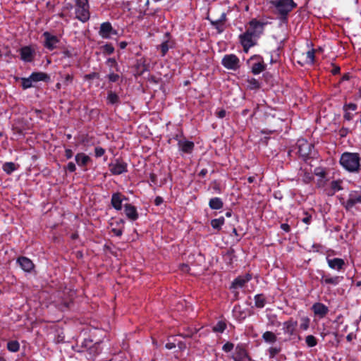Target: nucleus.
I'll list each match as a JSON object with an SVG mask.
<instances>
[{"label": "nucleus", "instance_id": "obj_8", "mask_svg": "<svg viewBox=\"0 0 361 361\" xmlns=\"http://www.w3.org/2000/svg\"><path fill=\"white\" fill-rule=\"evenodd\" d=\"M221 65L228 70L237 71L240 67L239 58L234 54H226L221 60Z\"/></svg>", "mask_w": 361, "mask_h": 361}, {"label": "nucleus", "instance_id": "obj_18", "mask_svg": "<svg viewBox=\"0 0 361 361\" xmlns=\"http://www.w3.org/2000/svg\"><path fill=\"white\" fill-rule=\"evenodd\" d=\"M208 20H209L211 25L217 30L219 34L222 33L224 30V23L226 21V15L224 12H223L219 18L213 20L209 17L207 18Z\"/></svg>", "mask_w": 361, "mask_h": 361}, {"label": "nucleus", "instance_id": "obj_1", "mask_svg": "<svg viewBox=\"0 0 361 361\" xmlns=\"http://www.w3.org/2000/svg\"><path fill=\"white\" fill-rule=\"evenodd\" d=\"M271 4L276 8L278 19L283 24L288 23L289 13L297 7L293 0H272Z\"/></svg>", "mask_w": 361, "mask_h": 361}, {"label": "nucleus", "instance_id": "obj_64", "mask_svg": "<svg viewBox=\"0 0 361 361\" xmlns=\"http://www.w3.org/2000/svg\"><path fill=\"white\" fill-rule=\"evenodd\" d=\"M73 152L72 151V149H65V157L67 159H70L73 157Z\"/></svg>", "mask_w": 361, "mask_h": 361}, {"label": "nucleus", "instance_id": "obj_13", "mask_svg": "<svg viewBox=\"0 0 361 361\" xmlns=\"http://www.w3.org/2000/svg\"><path fill=\"white\" fill-rule=\"evenodd\" d=\"M357 204H361V190L350 191L348 199L343 203V205L347 210H349Z\"/></svg>", "mask_w": 361, "mask_h": 361}, {"label": "nucleus", "instance_id": "obj_32", "mask_svg": "<svg viewBox=\"0 0 361 361\" xmlns=\"http://www.w3.org/2000/svg\"><path fill=\"white\" fill-rule=\"evenodd\" d=\"M224 217L220 216L218 219H214L211 220V226L214 230L219 231L221 229V227L224 224Z\"/></svg>", "mask_w": 361, "mask_h": 361}, {"label": "nucleus", "instance_id": "obj_10", "mask_svg": "<svg viewBox=\"0 0 361 361\" xmlns=\"http://www.w3.org/2000/svg\"><path fill=\"white\" fill-rule=\"evenodd\" d=\"M257 40L250 33L246 32L239 35V41L245 53H247L251 47L257 45Z\"/></svg>", "mask_w": 361, "mask_h": 361}, {"label": "nucleus", "instance_id": "obj_26", "mask_svg": "<svg viewBox=\"0 0 361 361\" xmlns=\"http://www.w3.org/2000/svg\"><path fill=\"white\" fill-rule=\"evenodd\" d=\"M178 147L183 153L191 154L194 149L195 144L189 140H178Z\"/></svg>", "mask_w": 361, "mask_h": 361}, {"label": "nucleus", "instance_id": "obj_19", "mask_svg": "<svg viewBox=\"0 0 361 361\" xmlns=\"http://www.w3.org/2000/svg\"><path fill=\"white\" fill-rule=\"evenodd\" d=\"M128 200L121 192H114L111 195V204L112 207L117 211L122 209V203L123 200Z\"/></svg>", "mask_w": 361, "mask_h": 361}, {"label": "nucleus", "instance_id": "obj_62", "mask_svg": "<svg viewBox=\"0 0 361 361\" xmlns=\"http://www.w3.org/2000/svg\"><path fill=\"white\" fill-rule=\"evenodd\" d=\"M182 137H184L183 133L182 130H180L178 133L175 134L173 136V139L177 140L178 142V140H183L181 139Z\"/></svg>", "mask_w": 361, "mask_h": 361}, {"label": "nucleus", "instance_id": "obj_17", "mask_svg": "<svg viewBox=\"0 0 361 361\" xmlns=\"http://www.w3.org/2000/svg\"><path fill=\"white\" fill-rule=\"evenodd\" d=\"M99 34L103 39H109L111 35H116L117 31L113 28L111 23L104 22L100 25Z\"/></svg>", "mask_w": 361, "mask_h": 361}, {"label": "nucleus", "instance_id": "obj_46", "mask_svg": "<svg viewBox=\"0 0 361 361\" xmlns=\"http://www.w3.org/2000/svg\"><path fill=\"white\" fill-rule=\"evenodd\" d=\"M63 85L65 86H68L72 84L73 81L74 76L73 74H66L63 76Z\"/></svg>", "mask_w": 361, "mask_h": 361}, {"label": "nucleus", "instance_id": "obj_60", "mask_svg": "<svg viewBox=\"0 0 361 361\" xmlns=\"http://www.w3.org/2000/svg\"><path fill=\"white\" fill-rule=\"evenodd\" d=\"M92 137L89 136L88 135H85L82 137L81 142L84 145H89L91 143Z\"/></svg>", "mask_w": 361, "mask_h": 361}, {"label": "nucleus", "instance_id": "obj_38", "mask_svg": "<svg viewBox=\"0 0 361 361\" xmlns=\"http://www.w3.org/2000/svg\"><path fill=\"white\" fill-rule=\"evenodd\" d=\"M226 329V324L224 321H219L214 326L213 331L216 333H223Z\"/></svg>", "mask_w": 361, "mask_h": 361}, {"label": "nucleus", "instance_id": "obj_61", "mask_svg": "<svg viewBox=\"0 0 361 361\" xmlns=\"http://www.w3.org/2000/svg\"><path fill=\"white\" fill-rule=\"evenodd\" d=\"M61 53L63 55V58H73V52L68 49H65L64 50H63Z\"/></svg>", "mask_w": 361, "mask_h": 361}, {"label": "nucleus", "instance_id": "obj_6", "mask_svg": "<svg viewBox=\"0 0 361 361\" xmlns=\"http://www.w3.org/2000/svg\"><path fill=\"white\" fill-rule=\"evenodd\" d=\"M127 5L129 11H131L133 13L138 14L137 18L139 20L143 19L144 16L146 15H151V13L147 12L149 5V0H137V5L135 6H133V5L129 2Z\"/></svg>", "mask_w": 361, "mask_h": 361}, {"label": "nucleus", "instance_id": "obj_21", "mask_svg": "<svg viewBox=\"0 0 361 361\" xmlns=\"http://www.w3.org/2000/svg\"><path fill=\"white\" fill-rule=\"evenodd\" d=\"M252 274L247 273L243 276H238L232 282L231 288H243L247 282L252 279Z\"/></svg>", "mask_w": 361, "mask_h": 361}, {"label": "nucleus", "instance_id": "obj_41", "mask_svg": "<svg viewBox=\"0 0 361 361\" xmlns=\"http://www.w3.org/2000/svg\"><path fill=\"white\" fill-rule=\"evenodd\" d=\"M317 50L314 49H312L311 50H309L306 53V59L307 62L310 63H314L315 61V53Z\"/></svg>", "mask_w": 361, "mask_h": 361}, {"label": "nucleus", "instance_id": "obj_56", "mask_svg": "<svg viewBox=\"0 0 361 361\" xmlns=\"http://www.w3.org/2000/svg\"><path fill=\"white\" fill-rule=\"evenodd\" d=\"M350 130L348 128L342 127L338 130V135L341 137H345L347 136V135L349 133Z\"/></svg>", "mask_w": 361, "mask_h": 361}, {"label": "nucleus", "instance_id": "obj_16", "mask_svg": "<svg viewBox=\"0 0 361 361\" xmlns=\"http://www.w3.org/2000/svg\"><path fill=\"white\" fill-rule=\"evenodd\" d=\"M326 259L329 267L331 269L341 271L345 268V262L341 258H330L329 256H327Z\"/></svg>", "mask_w": 361, "mask_h": 361}, {"label": "nucleus", "instance_id": "obj_49", "mask_svg": "<svg viewBox=\"0 0 361 361\" xmlns=\"http://www.w3.org/2000/svg\"><path fill=\"white\" fill-rule=\"evenodd\" d=\"M107 78L109 79V82H117L118 80V79L120 78V76L117 73H110L107 75Z\"/></svg>", "mask_w": 361, "mask_h": 361}, {"label": "nucleus", "instance_id": "obj_35", "mask_svg": "<svg viewBox=\"0 0 361 361\" xmlns=\"http://www.w3.org/2000/svg\"><path fill=\"white\" fill-rule=\"evenodd\" d=\"M246 82L247 83V87L249 90H259L261 87V84L259 82V80L254 78H247L246 80Z\"/></svg>", "mask_w": 361, "mask_h": 361}, {"label": "nucleus", "instance_id": "obj_54", "mask_svg": "<svg viewBox=\"0 0 361 361\" xmlns=\"http://www.w3.org/2000/svg\"><path fill=\"white\" fill-rule=\"evenodd\" d=\"M357 108V104L354 103L346 104L343 106V109L345 111H347L348 110L355 111Z\"/></svg>", "mask_w": 361, "mask_h": 361}, {"label": "nucleus", "instance_id": "obj_44", "mask_svg": "<svg viewBox=\"0 0 361 361\" xmlns=\"http://www.w3.org/2000/svg\"><path fill=\"white\" fill-rule=\"evenodd\" d=\"M281 350L280 347H270L268 350L269 358H274Z\"/></svg>", "mask_w": 361, "mask_h": 361}, {"label": "nucleus", "instance_id": "obj_47", "mask_svg": "<svg viewBox=\"0 0 361 361\" xmlns=\"http://www.w3.org/2000/svg\"><path fill=\"white\" fill-rule=\"evenodd\" d=\"M303 214L305 216L302 219V221L307 225H310L312 221V215L307 211H304Z\"/></svg>", "mask_w": 361, "mask_h": 361}, {"label": "nucleus", "instance_id": "obj_5", "mask_svg": "<svg viewBox=\"0 0 361 361\" xmlns=\"http://www.w3.org/2000/svg\"><path fill=\"white\" fill-rule=\"evenodd\" d=\"M317 273L321 276L319 279L320 283L323 286H327L329 289L330 286H336L343 280V276L338 275H331L324 270H318Z\"/></svg>", "mask_w": 361, "mask_h": 361}, {"label": "nucleus", "instance_id": "obj_27", "mask_svg": "<svg viewBox=\"0 0 361 361\" xmlns=\"http://www.w3.org/2000/svg\"><path fill=\"white\" fill-rule=\"evenodd\" d=\"M106 103L107 104L113 106H118L121 104V100L118 94L116 92H113L112 90L108 91L106 97Z\"/></svg>", "mask_w": 361, "mask_h": 361}, {"label": "nucleus", "instance_id": "obj_12", "mask_svg": "<svg viewBox=\"0 0 361 361\" xmlns=\"http://www.w3.org/2000/svg\"><path fill=\"white\" fill-rule=\"evenodd\" d=\"M20 58L25 63H32L34 61L36 51L30 45L23 46L19 49Z\"/></svg>", "mask_w": 361, "mask_h": 361}, {"label": "nucleus", "instance_id": "obj_25", "mask_svg": "<svg viewBox=\"0 0 361 361\" xmlns=\"http://www.w3.org/2000/svg\"><path fill=\"white\" fill-rule=\"evenodd\" d=\"M124 212L127 218L132 221H136L139 218L137 208L131 204L124 205Z\"/></svg>", "mask_w": 361, "mask_h": 361}, {"label": "nucleus", "instance_id": "obj_31", "mask_svg": "<svg viewBox=\"0 0 361 361\" xmlns=\"http://www.w3.org/2000/svg\"><path fill=\"white\" fill-rule=\"evenodd\" d=\"M209 207L213 210H219L223 208L224 202L220 197H212L209 201Z\"/></svg>", "mask_w": 361, "mask_h": 361}, {"label": "nucleus", "instance_id": "obj_55", "mask_svg": "<svg viewBox=\"0 0 361 361\" xmlns=\"http://www.w3.org/2000/svg\"><path fill=\"white\" fill-rule=\"evenodd\" d=\"M314 174L317 176H319L321 178H325L326 173V171L322 169V168H316L314 169Z\"/></svg>", "mask_w": 361, "mask_h": 361}, {"label": "nucleus", "instance_id": "obj_51", "mask_svg": "<svg viewBox=\"0 0 361 361\" xmlns=\"http://www.w3.org/2000/svg\"><path fill=\"white\" fill-rule=\"evenodd\" d=\"M234 348V345L233 343H231V342H227L226 343L223 347H222V350L225 352V353H229L231 352Z\"/></svg>", "mask_w": 361, "mask_h": 361}, {"label": "nucleus", "instance_id": "obj_42", "mask_svg": "<svg viewBox=\"0 0 361 361\" xmlns=\"http://www.w3.org/2000/svg\"><path fill=\"white\" fill-rule=\"evenodd\" d=\"M102 49L104 54H109V55L113 54L115 50L114 46L111 43H107V44H104L102 47Z\"/></svg>", "mask_w": 361, "mask_h": 361}, {"label": "nucleus", "instance_id": "obj_40", "mask_svg": "<svg viewBox=\"0 0 361 361\" xmlns=\"http://www.w3.org/2000/svg\"><path fill=\"white\" fill-rule=\"evenodd\" d=\"M21 86L23 90H27L32 87V80L30 79V75L28 78H21Z\"/></svg>", "mask_w": 361, "mask_h": 361}, {"label": "nucleus", "instance_id": "obj_37", "mask_svg": "<svg viewBox=\"0 0 361 361\" xmlns=\"http://www.w3.org/2000/svg\"><path fill=\"white\" fill-rule=\"evenodd\" d=\"M235 257V250L232 248L228 250L224 255V260L228 264H232Z\"/></svg>", "mask_w": 361, "mask_h": 361}, {"label": "nucleus", "instance_id": "obj_11", "mask_svg": "<svg viewBox=\"0 0 361 361\" xmlns=\"http://www.w3.org/2000/svg\"><path fill=\"white\" fill-rule=\"evenodd\" d=\"M233 359V361H253L248 354L246 345L244 343H239L236 345Z\"/></svg>", "mask_w": 361, "mask_h": 361}, {"label": "nucleus", "instance_id": "obj_50", "mask_svg": "<svg viewBox=\"0 0 361 361\" xmlns=\"http://www.w3.org/2000/svg\"><path fill=\"white\" fill-rule=\"evenodd\" d=\"M99 78V74L97 72H92V73H90L89 74H86L84 76V79L85 80H93L94 78Z\"/></svg>", "mask_w": 361, "mask_h": 361}, {"label": "nucleus", "instance_id": "obj_52", "mask_svg": "<svg viewBox=\"0 0 361 361\" xmlns=\"http://www.w3.org/2000/svg\"><path fill=\"white\" fill-rule=\"evenodd\" d=\"M106 63L109 64L111 67H114L116 71H118V63L114 58H109L106 61Z\"/></svg>", "mask_w": 361, "mask_h": 361}, {"label": "nucleus", "instance_id": "obj_7", "mask_svg": "<svg viewBox=\"0 0 361 361\" xmlns=\"http://www.w3.org/2000/svg\"><path fill=\"white\" fill-rule=\"evenodd\" d=\"M267 23H262L256 18H252L248 23V27L246 29V32L250 33L252 37L258 39L261 35L264 32V26Z\"/></svg>", "mask_w": 361, "mask_h": 361}, {"label": "nucleus", "instance_id": "obj_24", "mask_svg": "<svg viewBox=\"0 0 361 361\" xmlns=\"http://www.w3.org/2000/svg\"><path fill=\"white\" fill-rule=\"evenodd\" d=\"M314 314L319 318H324L329 312V308L322 302H316L312 307Z\"/></svg>", "mask_w": 361, "mask_h": 361}, {"label": "nucleus", "instance_id": "obj_59", "mask_svg": "<svg viewBox=\"0 0 361 361\" xmlns=\"http://www.w3.org/2000/svg\"><path fill=\"white\" fill-rule=\"evenodd\" d=\"M195 333H196V331L193 329H188L187 332L180 334V336H182L183 338H190L192 337Z\"/></svg>", "mask_w": 361, "mask_h": 361}, {"label": "nucleus", "instance_id": "obj_36", "mask_svg": "<svg viewBox=\"0 0 361 361\" xmlns=\"http://www.w3.org/2000/svg\"><path fill=\"white\" fill-rule=\"evenodd\" d=\"M2 169L4 171L8 174H11L13 171L16 170V167L14 163L13 162H6L4 164Z\"/></svg>", "mask_w": 361, "mask_h": 361}, {"label": "nucleus", "instance_id": "obj_53", "mask_svg": "<svg viewBox=\"0 0 361 361\" xmlns=\"http://www.w3.org/2000/svg\"><path fill=\"white\" fill-rule=\"evenodd\" d=\"M65 170L68 171L71 173L75 172L76 171V166L75 163L70 161L65 167Z\"/></svg>", "mask_w": 361, "mask_h": 361}, {"label": "nucleus", "instance_id": "obj_57", "mask_svg": "<svg viewBox=\"0 0 361 361\" xmlns=\"http://www.w3.org/2000/svg\"><path fill=\"white\" fill-rule=\"evenodd\" d=\"M124 228H113L111 232L116 236L120 237L123 235Z\"/></svg>", "mask_w": 361, "mask_h": 361}, {"label": "nucleus", "instance_id": "obj_43", "mask_svg": "<svg viewBox=\"0 0 361 361\" xmlns=\"http://www.w3.org/2000/svg\"><path fill=\"white\" fill-rule=\"evenodd\" d=\"M310 319L309 317H304L301 318V323L300 325V329L304 331L308 329V328L310 326Z\"/></svg>", "mask_w": 361, "mask_h": 361}, {"label": "nucleus", "instance_id": "obj_48", "mask_svg": "<svg viewBox=\"0 0 361 361\" xmlns=\"http://www.w3.org/2000/svg\"><path fill=\"white\" fill-rule=\"evenodd\" d=\"M105 154V149L102 147H96L94 148V156L97 158L102 157Z\"/></svg>", "mask_w": 361, "mask_h": 361}, {"label": "nucleus", "instance_id": "obj_63", "mask_svg": "<svg viewBox=\"0 0 361 361\" xmlns=\"http://www.w3.org/2000/svg\"><path fill=\"white\" fill-rule=\"evenodd\" d=\"M280 227L286 233H289L290 231V226L286 223L281 224Z\"/></svg>", "mask_w": 361, "mask_h": 361}, {"label": "nucleus", "instance_id": "obj_9", "mask_svg": "<svg viewBox=\"0 0 361 361\" xmlns=\"http://www.w3.org/2000/svg\"><path fill=\"white\" fill-rule=\"evenodd\" d=\"M282 330L285 335L288 336V341L294 339L298 334V322L294 320L293 318L290 317L287 321L284 322L283 324Z\"/></svg>", "mask_w": 361, "mask_h": 361}, {"label": "nucleus", "instance_id": "obj_20", "mask_svg": "<svg viewBox=\"0 0 361 361\" xmlns=\"http://www.w3.org/2000/svg\"><path fill=\"white\" fill-rule=\"evenodd\" d=\"M255 59H259L260 61L257 63H255L252 64V68H251V72L254 75H258V74L261 73L262 72H263L266 69V64L264 63L263 59L261 56L254 55V56H251L250 59L252 60Z\"/></svg>", "mask_w": 361, "mask_h": 361}, {"label": "nucleus", "instance_id": "obj_14", "mask_svg": "<svg viewBox=\"0 0 361 361\" xmlns=\"http://www.w3.org/2000/svg\"><path fill=\"white\" fill-rule=\"evenodd\" d=\"M109 171L113 175H121L128 171V164L125 161L118 159L115 160V163L109 164Z\"/></svg>", "mask_w": 361, "mask_h": 361}, {"label": "nucleus", "instance_id": "obj_2", "mask_svg": "<svg viewBox=\"0 0 361 361\" xmlns=\"http://www.w3.org/2000/svg\"><path fill=\"white\" fill-rule=\"evenodd\" d=\"M360 161L358 153L345 152L341 154L339 163L348 172L358 173L361 169Z\"/></svg>", "mask_w": 361, "mask_h": 361}, {"label": "nucleus", "instance_id": "obj_22", "mask_svg": "<svg viewBox=\"0 0 361 361\" xmlns=\"http://www.w3.org/2000/svg\"><path fill=\"white\" fill-rule=\"evenodd\" d=\"M17 263L20 268L26 272H31L35 268V264L32 261L26 257H19L17 259Z\"/></svg>", "mask_w": 361, "mask_h": 361}, {"label": "nucleus", "instance_id": "obj_30", "mask_svg": "<svg viewBox=\"0 0 361 361\" xmlns=\"http://www.w3.org/2000/svg\"><path fill=\"white\" fill-rule=\"evenodd\" d=\"M255 307L262 309L267 304L266 296L263 293L257 294L254 296Z\"/></svg>", "mask_w": 361, "mask_h": 361}, {"label": "nucleus", "instance_id": "obj_3", "mask_svg": "<svg viewBox=\"0 0 361 361\" xmlns=\"http://www.w3.org/2000/svg\"><path fill=\"white\" fill-rule=\"evenodd\" d=\"M296 147L298 154L305 161L314 159L316 155L314 144L308 142L305 139H299L297 141Z\"/></svg>", "mask_w": 361, "mask_h": 361}, {"label": "nucleus", "instance_id": "obj_39", "mask_svg": "<svg viewBox=\"0 0 361 361\" xmlns=\"http://www.w3.org/2000/svg\"><path fill=\"white\" fill-rule=\"evenodd\" d=\"M305 343L308 347L312 348L317 345L318 340L313 335H308L305 337Z\"/></svg>", "mask_w": 361, "mask_h": 361}, {"label": "nucleus", "instance_id": "obj_15", "mask_svg": "<svg viewBox=\"0 0 361 361\" xmlns=\"http://www.w3.org/2000/svg\"><path fill=\"white\" fill-rule=\"evenodd\" d=\"M44 37V47L49 51H53L57 47V44L60 40L56 35L51 34L49 32H44L43 33Z\"/></svg>", "mask_w": 361, "mask_h": 361}, {"label": "nucleus", "instance_id": "obj_4", "mask_svg": "<svg viewBox=\"0 0 361 361\" xmlns=\"http://www.w3.org/2000/svg\"><path fill=\"white\" fill-rule=\"evenodd\" d=\"M75 3V18L82 23L88 21L90 18L89 0H73Z\"/></svg>", "mask_w": 361, "mask_h": 361}, {"label": "nucleus", "instance_id": "obj_29", "mask_svg": "<svg viewBox=\"0 0 361 361\" xmlns=\"http://www.w3.org/2000/svg\"><path fill=\"white\" fill-rule=\"evenodd\" d=\"M77 164L80 167L87 166V164L91 161L90 157L85 153H78L75 157Z\"/></svg>", "mask_w": 361, "mask_h": 361}, {"label": "nucleus", "instance_id": "obj_33", "mask_svg": "<svg viewBox=\"0 0 361 361\" xmlns=\"http://www.w3.org/2000/svg\"><path fill=\"white\" fill-rule=\"evenodd\" d=\"M262 338L266 343H274L277 341V336L276 334L269 331H265L262 334Z\"/></svg>", "mask_w": 361, "mask_h": 361}, {"label": "nucleus", "instance_id": "obj_45", "mask_svg": "<svg viewBox=\"0 0 361 361\" xmlns=\"http://www.w3.org/2000/svg\"><path fill=\"white\" fill-rule=\"evenodd\" d=\"M341 180H333L331 183V188L334 191H339L343 190V188L341 187Z\"/></svg>", "mask_w": 361, "mask_h": 361}, {"label": "nucleus", "instance_id": "obj_28", "mask_svg": "<svg viewBox=\"0 0 361 361\" xmlns=\"http://www.w3.org/2000/svg\"><path fill=\"white\" fill-rule=\"evenodd\" d=\"M30 79L32 80L34 82L39 81L49 82L50 76L44 72H32L30 74Z\"/></svg>", "mask_w": 361, "mask_h": 361}, {"label": "nucleus", "instance_id": "obj_34", "mask_svg": "<svg viewBox=\"0 0 361 361\" xmlns=\"http://www.w3.org/2000/svg\"><path fill=\"white\" fill-rule=\"evenodd\" d=\"M6 348L9 352L17 353L20 350V343L16 340L9 341L6 344Z\"/></svg>", "mask_w": 361, "mask_h": 361}, {"label": "nucleus", "instance_id": "obj_23", "mask_svg": "<svg viewBox=\"0 0 361 361\" xmlns=\"http://www.w3.org/2000/svg\"><path fill=\"white\" fill-rule=\"evenodd\" d=\"M170 33L166 32L164 35V39L160 45L157 47L158 49H160L161 56H164L169 51L170 48L173 47V42L169 39Z\"/></svg>", "mask_w": 361, "mask_h": 361}, {"label": "nucleus", "instance_id": "obj_58", "mask_svg": "<svg viewBox=\"0 0 361 361\" xmlns=\"http://www.w3.org/2000/svg\"><path fill=\"white\" fill-rule=\"evenodd\" d=\"M126 221L123 219H119L118 220H116L114 223H111V225L113 226L115 224L118 228H124V224Z\"/></svg>", "mask_w": 361, "mask_h": 361}]
</instances>
